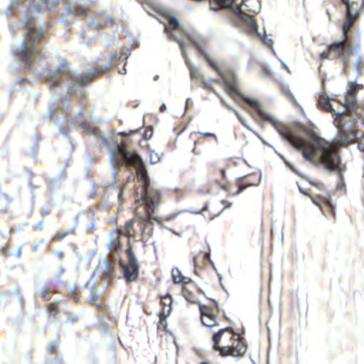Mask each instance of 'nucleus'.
Returning a JSON list of instances; mask_svg holds the SVG:
<instances>
[{"mask_svg": "<svg viewBox=\"0 0 364 364\" xmlns=\"http://www.w3.org/2000/svg\"><path fill=\"white\" fill-rule=\"evenodd\" d=\"M205 136H213L214 137V139L218 141V138L216 136V135H215L214 134H212V133H206L205 134Z\"/></svg>", "mask_w": 364, "mask_h": 364, "instance_id": "39", "label": "nucleus"}, {"mask_svg": "<svg viewBox=\"0 0 364 364\" xmlns=\"http://www.w3.org/2000/svg\"><path fill=\"white\" fill-rule=\"evenodd\" d=\"M220 100H221V102H223V104H224L227 107H229V105H227V104L225 103V102L223 100V98H220Z\"/></svg>", "mask_w": 364, "mask_h": 364, "instance_id": "50", "label": "nucleus"}, {"mask_svg": "<svg viewBox=\"0 0 364 364\" xmlns=\"http://www.w3.org/2000/svg\"><path fill=\"white\" fill-rule=\"evenodd\" d=\"M109 58H110L111 60L117 58V52H113L112 53L110 54Z\"/></svg>", "mask_w": 364, "mask_h": 364, "instance_id": "35", "label": "nucleus"}, {"mask_svg": "<svg viewBox=\"0 0 364 364\" xmlns=\"http://www.w3.org/2000/svg\"><path fill=\"white\" fill-rule=\"evenodd\" d=\"M352 53V48L347 40L334 42L328 46L326 51L320 54L321 60H334L339 58L343 63L344 70H346L349 63V55Z\"/></svg>", "mask_w": 364, "mask_h": 364, "instance_id": "7", "label": "nucleus"}, {"mask_svg": "<svg viewBox=\"0 0 364 364\" xmlns=\"http://www.w3.org/2000/svg\"><path fill=\"white\" fill-rule=\"evenodd\" d=\"M220 172H221V175L224 177L225 176V171L221 170Z\"/></svg>", "mask_w": 364, "mask_h": 364, "instance_id": "54", "label": "nucleus"}, {"mask_svg": "<svg viewBox=\"0 0 364 364\" xmlns=\"http://www.w3.org/2000/svg\"><path fill=\"white\" fill-rule=\"evenodd\" d=\"M103 279L106 283L108 282V278L109 277V269L107 261L104 262L103 264Z\"/></svg>", "mask_w": 364, "mask_h": 364, "instance_id": "19", "label": "nucleus"}, {"mask_svg": "<svg viewBox=\"0 0 364 364\" xmlns=\"http://www.w3.org/2000/svg\"><path fill=\"white\" fill-rule=\"evenodd\" d=\"M91 300H92V301H97V293H96V292H95V293H94V294H93V296H92V297Z\"/></svg>", "mask_w": 364, "mask_h": 364, "instance_id": "43", "label": "nucleus"}, {"mask_svg": "<svg viewBox=\"0 0 364 364\" xmlns=\"http://www.w3.org/2000/svg\"><path fill=\"white\" fill-rule=\"evenodd\" d=\"M364 64L360 59L359 55H358L355 62L353 63V68L357 74H360L362 70L363 69Z\"/></svg>", "mask_w": 364, "mask_h": 364, "instance_id": "16", "label": "nucleus"}, {"mask_svg": "<svg viewBox=\"0 0 364 364\" xmlns=\"http://www.w3.org/2000/svg\"><path fill=\"white\" fill-rule=\"evenodd\" d=\"M152 135V130L151 129H149V130H146L144 136V138L146 139H149Z\"/></svg>", "mask_w": 364, "mask_h": 364, "instance_id": "28", "label": "nucleus"}, {"mask_svg": "<svg viewBox=\"0 0 364 364\" xmlns=\"http://www.w3.org/2000/svg\"><path fill=\"white\" fill-rule=\"evenodd\" d=\"M110 63L99 66L97 70L88 72L85 76L70 70L67 64L61 63L55 70L47 69L43 74L42 78L46 80L49 87L60 86L65 88L66 95L62 98L63 109L66 112L65 100L68 95L75 93L79 98H82L85 93L82 89L87 85L95 75L109 69Z\"/></svg>", "mask_w": 364, "mask_h": 364, "instance_id": "4", "label": "nucleus"}, {"mask_svg": "<svg viewBox=\"0 0 364 364\" xmlns=\"http://www.w3.org/2000/svg\"><path fill=\"white\" fill-rule=\"evenodd\" d=\"M172 303L171 296L169 294L164 296L161 297V304L163 306V310L160 315L161 319L166 318L171 310V304Z\"/></svg>", "mask_w": 364, "mask_h": 364, "instance_id": "13", "label": "nucleus"}, {"mask_svg": "<svg viewBox=\"0 0 364 364\" xmlns=\"http://www.w3.org/2000/svg\"><path fill=\"white\" fill-rule=\"evenodd\" d=\"M23 0H19V1H18L17 4H20V2H22L23 3Z\"/></svg>", "mask_w": 364, "mask_h": 364, "instance_id": "58", "label": "nucleus"}, {"mask_svg": "<svg viewBox=\"0 0 364 364\" xmlns=\"http://www.w3.org/2000/svg\"><path fill=\"white\" fill-rule=\"evenodd\" d=\"M324 203L325 204L330 208H331L332 210H333V206L331 203V201L329 198H326L325 200H324Z\"/></svg>", "mask_w": 364, "mask_h": 364, "instance_id": "29", "label": "nucleus"}, {"mask_svg": "<svg viewBox=\"0 0 364 364\" xmlns=\"http://www.w3.org/2000/svg\"><path fill=\"white\" fill-rule=\"evenodd\" d=\"M132 224H133V221H132V220L129 221V222L127 223V228H129V227H130L131 225H132Z\"/></svg>", "mask_w": 364, "mask_h": 364, "instance_id": "48", "label": "nucleus"}, {"mask_svg": "<svg viewBox=\"0 0 364 364\" xmlns=\"http://www.w3.org/2000/svg\"><path fill=\"white\" fill-rule=\"evenodd\" d=\"M287 166L295 173H296V170L294 169V166L290 164L289 163H287Z\"/></svg>", "mask_w": 364, "mask_h": 364, "instance_id": "44", "label": "nucleus"}, {"mask_svg": "<svg viewBox=\"0 0 364 364\" xmlns=\"http://www.w3.org/2000/svg\"><path fill=\"white\" fill-rule=\"evenodd\" d=\"M154 9H155L157 12H159V11H160V8H156V7H154Z\"/></svg>", "mask_w": 364, "mask_h": 364, "instance_id": "55", "label": "nucleus"}, {"mask_svg": "<svg viewBox=\"0 0 364 364\" xmlns=\"http://www.w3.org/2000/svg\"><path fill=\"white\" fill-rule=\"evenodd\" d=\"M222 188H223V189H225V188H226L225 186H222Z\"/></svg>", "mask_w": 364, "mask_h": 364, "instance_id": "61", "label": "nucleus"}, {"mask_svg": "<svg viewBox=\"0 0 364 364\" xmlns=\"http://www.w3.org/2000/svg\"><path fill=\"white\" fill-rule=\"evenodd\" d=\"M56 346H57L56 343H52L49 344L48 348L49 350H54L56 348Z\"/></svg>", "mask_w": 364, "mask_h": 364, "instance_id": "32", "label": "nucleus"}, {"mask_svg": "<svg viewBox=\"0 0 364 364\" xmlns=\"http://www.w3.org/2000/svg\"><path fill=\"white\" fill-rule=\"evenodd\" d=\"M159 75H155V76L154 77V81H156V80L159 79Z\"/></svg>", "mask_w": 364, "mask_h": 364, "instance_id": "51", "label": "nucleus"}, {"mask_svg": "<svg viewBox=\"0 0 364 364\" xmlns=\"http://www.w3.org/2000/svg\"><path fill=\"white\" fill-rule=\"evenodd\" d=\"M299 191H300L301 193H303L304 194L307 195V193H304V192H303V191H302L301 188H299Z\"/></svg>", "mask_w": 364, "mask_h": 364, "instance_id": "56", "label": "nucleus"}, {"mask_svg": "<svg viewBox=\"0 0 364 364\" xmlns=\"http://www.w3.org/2000/svg\"><path fill=\"white\" fill-rule=\"evenodd\" d=\"M200 311L201 315V321L204 326L210 327L215 324V316L213 314L208 312L203 306H200Z\"/></svg>", "mask_w": 364, "mask_h": 364, "instance_id": "12", "label": "nucleus"}, {"mask_svg": "<svg viewBox=\"0 0 364 364\" xmlns=\"http://www.w3.org/2000/svg\"><path fill=\"white\" fill-rule=\"evenodd\" d=\"M358 147H359L360 149H363V148H361L360 144L358 145Z\"/></svg>", "mask_w": 364, "mask_h": 364, "instance_id": "59", "label": "nucleus"}, {"mask_svg": "<svg viewBox=\"0 0 364 364\" xmlns=\"http://www.w3.org/2000/svg\"><path fill=\"white\" fill-rule=\"evenodd\" d=\"M64 1L68 6L67 10L77 15L83 14L88 6V0H64Z\"/></svg>", "mask_w": 364, "mask_h": 364, "instance_id": "11", "label": "nucleus"}, {"mask_svg": "<svg viewBox=\"0 0 364 364\" xmlns=\"http://www.w3.org/2000/svg\"><path fill=\"white\" fill-rule=\"evenodd\" d=\"M349 90L343 104L344 110L336 112L329 102L328 95L323 92L318 99V105L321 109L330 112L334 116L333 123L339 131L335 143L330 142L315 134L311 141L294 136L289 131L278 129L279 134L292 146L302 153L303 157L315 165H319L330 171H336L338 175L337 188L342 190L344 186L343 172L345 166L341 164L338 146H347L358 142L362 134L355 129L358 116L361 115L364 122V112L359 108L355 100L356 92L362 86L350 82Z\"/></svg>", "mask_w": 364, "mask_h": 364, "instance_id": "1", "label": "nucleus"}, {"mask_svg": "<svg viewBox=\"0 0 364 364\" xmlns=\"http://www.w3.org/2000/svg\"><path fill=\"white\" fill-rule=\"evenodd\" d=\"M112 20L105 12L96 11L90 17L89 24L92 28H98L112 23Z\"/></svg>", "mask_w": 364, "mask_h": 364, "instance_id": "10", "label": "nucleus"}, {"mask_svg": "<svg viewBox=\"0 0 364 364\" xmlns=\"http://www.w3.org/2000/svg\"><path fill=\"white\" fill-rule=\"evenodd\" d=\"M204 257L205 259L208 260L210 262H212L210 260V255L209 254H205Z\"/></svg>", "mask_w": 364, "mask_h": 364, "instance_id": "41", "label": "nucleus"}, {"mask_svg": "<svg viewBox=\"0 0 364 364\" xmlns=\"http://www.w3.org/2000/svg\"><path fill=\"white\" fill-rule=\"evenodd\" d=\"M355 18V16L351 11L346 12V20L343 26V33L346 37L350 28L352 26Z\"/></svg>", "mask_w": 364, "mask_h": 364, "instance_id": "14", "label": "nucleus"}, {"mask_svg": "<svg viewBox=\"0 0 364 364\" xmlns=\"http://www.w3.org/2000/svg\"><path fill=\"white\" fill-rule=\"evenodd\" d=\"M166 18L169 21L170 26H165V31L168 35L169 38H172L173 41L178 43L182 53V56L185 60V63L190 71L191 79H199L200 80H203L204 77L199 72L198 68L192 65L190 59L188 57V54L186 50V45L178 36L173 33V31H180L203 56L205 60L209 63L210 66L220 75L218 65L204 49L205 40L193 29L189 31L185 30L179 21L174 16L166 15Z\"/></svg>", "mask_w": 364, "mask_h": 364, "instance_id": "5", "label": "nucleus"}, {"mask_svg": "<svg viewBox=\"0 0 364 364\" xmlns=\"http://www.w3.org/2000/svg\"><path fill=\"white\" fill-rule=\"evenodd\" d=\"M283 92H286L292 100L294 99V97L291 95V94L290 93L289 90L288 89H284L283 88L282 89Z\"/></svg>", "mask_w": 364, "mask_h": 364, "instance_id": "36", "label": "nucleus"}, {"mask_svg": "<svg viewBox=\"0 0 364 364\" xmlns=\"http://www.w3.org/2000/svg\"><path fill=\"white\" fill-rule=\"evenodd\" d=\"M119 73H120L122 75L125 74L126 73V69L124 68H123L122 70H119Z\"/></svg>", "mask_w": 364, "mask_h": 364, "instance_id": "46", "label": "nucleus"}, {"mask_svg": "<svg viewBox=\"0 0 364 364\" xmlns=\"http://www.w3.org/2000/svg\"><path fill=\"white\" fill-rule=\"evenodd\" d=\"M171 275L173 279L174 283H187L185 281V277H182L181 272L179 271L178 268H173L171 271Z\"/></svg>", "mask_w": 364, "mask_h": 364, "instance_id": "15", "label": "nucleus"}, {"mask_svg": "<svg viewBox=\"0 0 364 364\" xmlns=\"http://www.w3.org/2000/svg\"><path fill=\"white\" fill-rule=\"evenodd\" d=\"M166 105L164 104V105H162L160 107L159 109H160V111H161V112H164V111L166 109Z\"/></svg>", "mask_w": 364, "mask_h": 364, "instance_id": "45", "label": "nucleus"}, {"mask_svg": "<svg viewBox=\"0 0 364 364\" xmlns=\"http://www.w3.org/2000/svg\"><path fill=\"white\" fill-rule=\"evenodd\" d=\"M233 112L235 114V115L237 116V119L240 120V122H241V124L245 127H246L247 129L251 130V129L250 128V127L247 124L244 117L240 115L237 110L235 109H233Z\"/></svg>", "mask_w": 364, "mask_h": 364, "instance_id": "20", "label": "nucleus"}, {"mask_svg": "<svg viewBox=\"0 0 364 364\" xmlns=\"http://www.w3.org/2000/svg\"><path fill=\"white\" fill-rule=\"evenodd\" d=\"M73 230H68V231H65V232H61L60 234H59L58 235L55 236V239L57 240H63L65 236H67L70 232H71Z\"/></svg>", "mask_w": 364, "mask_h": 364, "instance_id": "24", "label": "nucleus"}, {"mask_svg": "<svg viewBox=\"0 0 364 364\" xmlns=\"http://www.w3.org/2000/svg\"><path fill=\"white\" fill-rule=\"evenodd\" d=\"M56 310V306L55 304H50L49 306V314L50 316H54L55 314H53Z\"/></svg>", "mask_w": 364, "mask_h": 364, "instance_id": "27", "label": "nucleus"}, {"mask_svg": "<svg viewBox=\"0 0 364 364\" xmlns=\"http://www.w3.org/2000/svg\"><path fill=\"white\" fill-rule=\"evenodd\" d=\"M228 328L220 329L213 336V349L219 351L222 356L232 355L242 356L246 351V347L243 344L238 343L236 346L220 347L218 343L221 339L223 333Z\"/></svg>", "mask_w": 364, "mask_h": 364, "instance_id": "8", "label": "nucleus"}, {"mask_svg": "<svg viewBox=\"0 0 364 364\" xmlns=\"http://www.w3.org/2000/svg\"><path fill=\"white\" fill-rule=\"evenodd\" d=\"M109 243H110L111 245H114V242L110 241Z\"/></svg>", "mask_w": 364, "mask_h": 364, "instance_id": "57", "label": "nucleus"}, {"mask_svg": "<svg viewBox=\"0 0 364 364\" xmlns=\"http://www.w3.org/2000/svg\"><path fill=\"white\" fill-rule=\"evenodd\" d=\"M314 203L316 204L317 205H320L314 198H311Z\"/></svg>", "mask_w": 364, "mask_h": 364, "instance_id": "52", "label": "nucleus"}, {"mask_svg": "<svg viewBox=\"0 0 364 364\" xmlns=\"http://www.w3.org/2000/svg\"><path fill=\"white\" fill-rule=\"evenodd\" d=\"M280 62H281V63H282V67H283L285 70H287L289 73H290V70H289V68H288V66L287 65V64H286L283 60H280Z\"/></svg>", "mask_w": 364, "mask_h": 364, "instance_id": "34", "label": "nucleus"}, {"mask_svg": "<svg viewBox=\"0 0 364 364\" xmlns=\"http://www.w3.org/2000/svg\"><path fill=\"white\" fill-rule=\"evenodd\" d=\"M255 184L251 183H241L238 186V190L237 193L242 192L244 191L246 188L250 187L252 186H254Z\"/></svg>", "mask_w": 364, "mask_h": 364, "instance_id": "22", "label": "nucleus"}, {"mask_svg": "<svg viewBox=\"0 0 364 364\" xmlns=\"http://www.w3.org/2000/svg\"><path fill=\"white\" fill-rule=\"evenodd\" d=\"M21 249L22 247L20 246L18 247H17V249L16 250V255L19 256L21 253Z\"/></svg>", "mask_w": 364, "mask_h": 364, "instance_id": "38", "label": "nucleus"}, {"mask_svg": "<svg viewBox=\"0 0 364 364\" xmlns=\"http://www.w3.org/2000/svg\"><path fill=\"white\" fill-rule=\"evenodd\" d=\"M57 3L58 0H31L30 8L24 18L19 22L14 23L11 26L12 32H14V26L18 24H20L25 31L24 41L20 43L14 50L25 68H28L33 60H38L42 58L41 48L37 46L36 43L45 33L43 28H38L31 14L44 12L54 7Z\"/></svg>", "mask_w": 364, "mask_h": 364, "instance_id": "3", "label": "nucleus"}, {"mask_svg": "<svg viewBox=\"0 0 364 364\" xmlns=\"http://www.w3.org/2000/svg\"><path fill=\"white\" fill-rule=\"evenodd\" d=\"M134 178H135V176L134 174H130L128 177H127V183L123 186L121 191L118 194V198L119 200H123V198H122V193H123V191L125 189L126 186H127L128 183L129 182H132L134 181Z\"/></svg>", "mask_w": 364, "mask_h": 364, "instance_id": "18", "label": "nucleus"}, {"mask_svg": "<svg viewBox=\"0 0 364 364\" xmlns=\"http://www.w3.org/2000/svg\"><path fill=\"white\" fill-rule=\"evenodd\" d=\"M42 224H43V222H42V221H41V222H39L38 223H37V224L35 225L36 229H39V228H41V226H42Z\"/></svg>", "mask_w": 364, "mask_h": 364, "instance_id": "40", "label": "nucleus"}, {"mask_svg": "<svg viewBox=\"0 0 364 364\" xmlns=\"http://www.w3.org/2000/svg\"><path fill=\"white\" fill-rule=\"evenodd\" d=\"M126 254L128 259V264H122L124 277L127 281L133 282L138 277L139 265L130 247L126 250Z\"/></svg>", "mask_w": 364, "mask_h": 364, "instance_id": "9", "label": "nucleus"}, {"mask_svg": "<svg viewBox=\"0 0 364 364\" xmlns=\"http://www.w3.org/2000/svg\"><path fill=\"white\" fill-rule=\"evenodd\" d=\"M193 101L191 99H187L186 102V107L187 109L193 106Z\"/></svg>", "mask_w": 364, "mask_h": 364, "instance_id": "31", "label": "nucleus"}, {"mask_svg": "<svg viewBox=\"0 0 364 364\" xmlns=\"http://www.w3.org/2000/svg\"><path fill=\"white\" fill-rule=\"evenodd\" d=\"M95 135L97 137L100 145L109 146V141L102 134L100 130H95Z\"/></svg>", "mask_w": 364, "mask_h": 364, "instance_id": "17", "label": "nucleus"}, {"mask_svg": "<svg viewBox=\"0 0 364 364\" xmlns=\"http://www.w3.org/2000/svg\"><path fill=\"white\" fill-rule=\"evenodd\" d=\"M200 364H208V363H200Z\"/></svg>", "mask_w": 364, "mask_h": 364, "instance_id": "62", "label": "nucleus"}, {"mask_svg": "<svg viewBox=\"0 0 364 364\" xmlns=\"http://www.w3.org/2000/svg\"><path fill=\"white\" fill-rule=\"evenodd\" d=\"M263 70H264V73L265 75H268V76H271L272 74H271V71L269 70V68H263Z\"/></svg>", "mask_w": 364, "mask_h": 364, "instance_id": "33", "label": "nucleus"}, {"mask_svg": "<svg viewBox=\"0 0 364 364\" xmlns=\"http://www.w3.org/2000/svg\"><path fill=\"white\" fill-rule=\"evenodd\" d=\"M63 134L65 136H66V135H67V133H65V132H63Z\"/></svg>", "mask_w": 364, "mask_h": 364, "instance_id": "60", "label": "nucleus"}, {"mask_svg": "<svg viewBox=\"0 0 364 364\" xmlns=\"http://www.w3.org/2000/svg\"><path fill=\"white\" fill-rule=\"evenodd\" d=\"M127 58H128V56H127V55H122L119 58V59L122 60H126V59H127Z\"/></svg>", "mask_w": 364, "mask_h": 364, "instance_id": "42", "label": "nucleus"}, {"mask_svg": "<svg viewBox=\"0 0 364 364\" xmlns=\"http://www.w3.org/2000/svg\"><path fill=\"white\" fill-rule=\"evenodd\" d=\"M38 296L47 299L49 296V293L47 292L43 288H41L38 290Z\"/></svg>", "mask_w": 364, "mask_h": 364, "instance_id": "23", "label": "nucleus"}, {"mask_svg": "<svg viewBox=\"0 0 364 364\" xmlns=\"http://www.w3.org/2000/svg\"><path fill=\"white\" fill-rule=\"evenodd\" d=\"M200 81H201V82L203 84L204 87H210V90H211V91L215 93V91L214 90V89H213V87H211L208 85V83L205 80V79H204V78H203V80H200Z\"/></svg>", "mask_w": 364, "mask_h": 364, "instance_id": "30", "label": "nucleus"}, {"mask_svg": "<svg viewBox=\"0 0 364 364\" xmlns=\"http://www.w3.org/2000/svg\"><path fill=\"white\" fill-rule=\"evenodd\" d=\"M160 158L159 155L155 152H151L150 154V161L151 164H156L159 161Z\"/></svg>", "mask_w": 364, "mask_h": 364, "instance_id": "21", "label": "nucleus"}, {"mask_svg": "<svg viewBox=\"0 0 364 364\" xmlns=\"http://www.w3.org/2000/svg\"><path fill=\"white\" fill-rule=\"evenodd\" d=\"M247 112H249L250 115L253 118V119H255V117L254 115V114L250 111L247 110Z\"/></svg>", "mask_w": 364, "mask_h": 364, "instance_id": "49", "label": "nucleus"}, {"mask_svg": "<svg viewBox=\"0 0 364 364\" xmlns=\"http://www.w3.org/2000/svg\"><path fill=\"white\" fill-rule=\"evenodd\" d=\"M57 255H58V257H61V255H62V252H57Z\"/></svg>", "mask_w": 364, "mask_h": 364, "instance_id": "53", "label": "nucleus"}, {"mask_svg": "<svg viewBox=\"0 0 364 364\" xmlns=\"http://www.w3.org/2000/svg\"><path fill=\"white\" fill-rule=\"evenodd\" d=\"M85 122V119H83V117H82V118H72V122L73 124H82Z\"/></svg>", "mask_w": 364, "mask_h": 364, "instance_id": "26", "label": "nucleus"}, {"mask_svg": "<svg viewBox=\"0 0 364 364\" xmlns=\"http://www.w3.org/2000/svg\"><path fill=\"white\" fill-rule=\"evenodd\" d=\"M146 224L143 225L142 227L141 228V233H144V231H145V228H146Z\"/></svg>", "mask_w": 364, "mask_h": 364, "instance_id": "47", "label": "nucleus"}, {"mask_svg": "<svg viewBox=\"0 0 364 364\" xmlns=\"http://www.w3.org/2000/svg\"><path fill=\"white\" fill-rule=\"evenodd\" d=\"M222 78H223L225 85L228 89V93L235 100H237V98H240V100H242L247 105L253 108L259 117H261L264 120L270 122L274 127V128L278 132V129L280 128L278 127L277 121L274 119L271 115L266 113L263 109H261L259 103L257 100L250 98L244 95L237 90V88L235 87V77H233L232 82H230L227 78L224 77V76H222Z\"/></svg>", "mask_w": 364, "mask_h": 364, "instance_id": "6", "label": "nucleus"}, {"mask_svg": "<svg viewBox=\"0 0 364 364\" xmlns=\"http://www.w3.org/2000/svg\"><path fill=\"white\" fill-rule=\"evenodd\" d=\"M221 202H222V203H223V205H225V208H226V207H230V205H231V203H228V202L227 200H223Z\"/></svg>", "mask_w": 364, "mask_h": 364, "instance_id": "37", "label": "nucleus"}, {"mask_svg": "<svg viewBox=\"0 0 364 364\" xmlns=\"http://www.w3.org/2000/svg\"><path fill=\"white\" fill-rule=\"evenodd\" d=\"M113 168V176L117 181V170L122 165L127 167H134L140 183V193L134 194L135 203L137 205L136 214H139V208L144 205L146 215L142 217L143 222L153 224L159 222L158 218L153 215L154 209L161 203V193L158 190L154 189L149 185L147 172L142 164V160L136 152L130 153L124 143L115 142L113 147L109 149V156Z\"/></svg>", "mask_w": 364, "mask_h": 364, "instance_id": "2", "label": "nucleus"}, {"mask_svg": "<svg viewBox=\"0 0 364 364\" xmlns=\"http://www.w3.org/2000/svg\"><path fill=\"white\" fill-rule=\"evenodd\" d=\"M341 1L346 6V12L351 11V6L353 4V2L350 4L349 0H341Z\"/></svg>", "mask_w": 364, "mask_h": 364, "instance_id": "25", "label": "nucleus"}]
</instances>
